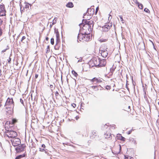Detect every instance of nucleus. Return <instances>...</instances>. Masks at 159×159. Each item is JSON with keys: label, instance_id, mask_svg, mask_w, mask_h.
I'll use <instances>...</instances> for the list:
<instances>
[{"label": "nucleus", "instance_id": "58", "mask_svg": "<svg viewBox=\"0 0 159 159\" xmlns=\"http://www.w3.org/2000/svg\"><path fill=\"white\" fill-rule=\"evenodd\" d=\"M48 37H47L46 38V40H48Z\"/></svg>", "mask_w": 159, "mask_h": 159}, {"label": "nucleus", "instance_id": "42", "mask_svg": "<svg viewBox=\"0 0 159 159\" xmlns=\"http://www.w3.org/2000/svg\"><path fill=\"white\" fill-rule=\"evenodd\" d=\"M119 17L120 18V20L121 21H123V18H122V16H119Z\"/></svg>", "mask_w": 159, "mask_h": 159}, {"label": "nucleus", "instance_id": "21", "mask_svg": "<svg viewBox=\"0 0 159 159\" xmlns=\"http://www.w3.org/2000/svg\"><path fill=\"white\" fill-rule=\"evenodd\" d=\"M25 156V155L24 154L23 155H19L18 156L16 157L15 158V159H19L20 158H21L23 157H24Z\"/></svg>", "mask_w": 159, "mask_h": 159}, {"label": "nucleus", "instance_id": "45", "mask_svg": "<svg viewBox=\"0 0 159 159\" xmlns=\"http://www.w3.org/2000/svg\"><path fill=\"white\" fill-rule=\"evenodd\" d=\"M2 30L1 28L0 27V36H1V35H2Z\"/></svg>", "mask_w": 159, "mask_h": 159}, {"label": "nucleus", "instance_id": "36", "mask_svg": "<svg viewBox=\"0 0 159 159\" xmlns=\"http://www.w3.org/2000/svg\"><path fill=\"white\" fill-rule=\"evenodd\" d=\"M51 43L52 45H53L54 43V39L52 38L51 39Z\"/></svg>", "mask_w": 159, "mask_h": 159}, {"label": "nucleus", "instance_id": "10", "mask_svg": "<svg viewBox=\"0 0 159 159\" xmlns=\"http://www.w3.org/2000/svg\"><path fill=\"white\" fill-rule=\"evenodd\" d=\"M87 33H85L84 35L83 40L85 41H88L90 40L91 39L90 34L89 33L87 32Z\"/></svg>", "mask_w": 159, "mask_h": 159}, {"label": "nucleus", "instance_id": "48", "mask_svg": "<svg viewBox=\"0 0 159 159\" xmlns=\"http://www.w3.org/2000/svg\"><path fill=\"white\" fill-rule=\"evenodd\" d=\"M41 147L44 148H45V146L44 144H43L42 145Z\"/></svg>", "mask_w": 159, "mask_h": 159}, {"label": "nucleus", "instance_id": "51", "mask_svg": "<svg viewBox=\"0 0 159 159\" xmlns=\"http://www.w3.org/2000/svg\"><path fill=\"white\" fill-rule=\"evenodd\" d=\"M38 76V74H36L35 76V79H37Z\"/></svg>", "mask_w": 159, "mask_h": 159}, {"label": "nucleus", "instance_id": "35", "mask_svg": "<svg viewBox=\"0 0 159 159\" xmlns=\"http://www.w3.org/2000/svg\"><path fill=\"white\" fill-rule=\"evenodd\" d=\"M91 87L93 89H96V91L98 90V89L97 88V86H92Z\"/></svg>", "mask_w": 159, "mask_h": 159}, {"label": "nucleus", "instance_id": "19", "mask_svg": "<svg viewBox=\"0 0 159 159\" xmlns=\"http://www.w3.org/2000/svg\"><path fill=\"white\" fill-rule=\"evenodd\" d=\"M55 32L56 34V36L57 38V42L58 41L59 38V32L57 30H55Z\"/></svg>", "mask_w": 159, "mask_h": 159}, {"label": "nucleus", "instance_id": "37", "mask_svg": "<svg viewBox=\"0 0 159 159\" xmlns=\"http://www.w3.org/2000/svg\"><path fill=\"white\" fill-rule=\"evenodd\" d=\"M106 88L107 90H109L111 89V87L110 86L107 85L106 87Z\"/></svg>", "mask_w": 159, "mask_h": 159}, {"label": "nucleus", "instance_id": "49", "mask_svg": "<svg viewBox=\"0 0 159 159\" xmlns=\"http://www.w3.org/2000/svg\"><path fill=\"white\" fill-rule=\"evenodd\" d=\"M2 20L0 19V26L2 24Z\"/></svg>", "mask_w": 159, "mask_h": 159}, {"label": "nucleus", "instance_id": "38", "mask_svg": "<svg viewBox=\"0 0 159 159\" xmlns=\"http://www.w3.org/2000/svg\"><path fill=\"white\" fill-rule=\"evenodd\" d=\"M132 1L137 5L139 4V2L137 0H132Z\"/></svg>", "mask_w": 159, "mask_h": 159}, {"label": "nucleus", "instance_id": "33", "mask_svg": "<svg viewBox=\"0 0 159 159\" xmlns=\"http://www.w3.org/2000/svg\"><path fill=\"white\" fill-rule=\"evenodd\" d=\"M57 19V18H55V19L53 20L52 24H54L56 23Z\"/></svg>", "mask_w": 159, "mask_h": 159}, {"label": "nucleus", "instance_id": "53", "mask_svg": "<svg viewBox=\"0 0 159 159\" xmlns=\"http://www.w3.org/2000/svg\"><path fill=\"white\" fill-rule=\"evenodd\" d=\"M79 118V117L78 116H77L75 117L76 120H77Z\"/></svg>", "mask_w": 159, "mask_h": 159}, {"label": "nucleus", "instance_id": "64", "mask_svg": "<svg viewBox=\"0 0 159 159\" xmlns=\"http://www.w3.org/2000/svg\"><path fill=\"white\" fill-rule=\"evenodd\" d=\"M136 141L134 140V143H135Z\"/></svg>", "mask_w": 159, "mask_h": 159}, {"label": "nucleus", "instance_id": "54", "mask_svg": "<svg viewBox=\"0 0 159 159\" xmlns=\"http://www.w3.org/2000/svg\"><path fill=\"white\" fill-rule=\"evenodd\" d=\"M7 50V49H4V50H3L2 51V52H6V50Z\"/></svg>", "mask_w": 159, "mask_h": 159}, {"label": "nucleus", "instance_id": "15", "mask_svg": "<svg viewBox=\"0 0 159 159\" xmlns=\"http://www.w3.org/2000/svg\"><path fill=\"white\" fill-rule=\"evenodd\" d=\"M28 39H26L25 36H23L22 37L21 41L24 43H27L28 42Z\"/></svg>", "mask_w": 159, "mask_h": 159}, {"label": "nucleus", "instance_id": "63", "mask_svg": "<svg viewBox=\"0 0 159 159\" xmlns=\"http://www.w3.org/2000/svg\"><path fill=\"white\" fill-rule=\"evenodd\" d=\"M74 105H75V106H76V105H75V104H74Z\"/></svg>", "mask_w": 159, "mask_h": 159}, {"label": "nucleus", "instance_id": "4", "mask_svg": "<svg viewBox=\"0 0 159 159\" xmlns=\"http://www.w3.org/2000/svg\"><path fill=\"white\" fill-rule=\"evenodd\" d=\"M6 135H7L9 138H14L17 136V134L15 131L11 130L7 132L6 134Z\"/></svg>", "mask_w": 159, "mask_h": 159}, {"label": "nucleus", "instance_id": "52", "mask_svg": "<svg viewBox=\"0 0 159 159\" xmlns=\"http://www.w3.org/2000/svg\"><path fill=\"white\" fill-rule=\"evenodd\" d=\"M55 48L56 49H58V47H57V46H55Z\"/></svg>", "mask_w": 159, "mask_h": 159}, {"label": "nucleus", "instance_id": "2", "mask_svg": "<svg viewBox=\"0 0 159 159\" xmlns=\"http://www.w3.org/2000/svg\"><path fill=\"white\" fill-rule=\"evenodd\" d=\"M100 58L98 57L93 58L90 61L89 63L92 65V66H95L98 67L99 66Z\"/></svg>", "mask_w": 159, "mask_h": 159}, {"label": "nucleus", "instance_id": "62", "mask_svg": "<svg viewBox=\"0 0 159 159\" xmlns=\"http://www.w3.org/2000/svg\"><path fill=\"white\" fill-rule=\"evenodd\" d=\"M154 49H155V47L154 46Z\"/></svg>", "mask_w": 159, "mask_h": 159}, {"label": "nucleus", "instance_id": "32", "mask_svg": "<svg viewBox=\"0 0 159 159\" xmlns=\"http://www.w3.org/2000/svg\"><path fill=\"white\" fill-rule=\"evenodd\" d=\"M39 151H40L42 152V151H45V152L46 153V152L45 151V150L44 148H42V147L40 148H39Z\"/></svg>", "mask_w": 159, "mask_h": 159}, {"label": "nucleus", "instance_id": "29", "mask_svg": "<svg viewBox=\"0 0 159 159\" xmlns=\"http://www.w3.org/2000/svg\"><path fill=\"white\" fill-rule=\"evenodd\" d=\"M50 52V48L49 46H48L46 49V53H47L49 52Z\"/></svg>", "mask_w": 159, "mask_h": 159}, {"label": "nucleus", "instance_id": "17", "mask_svg": "<svg viewBox=\"0 0 159 159\" xmlns=\"http://www.w3.org/2000/svg\"><path fill=\"white\" fill-rule=\"evenodd\" d=\"M83 37L84 34H79L77 37V41L78 42H79V41H81V40L83 39Z\"/></svg>", "mask_w": 159, "mask_h": 159}, {"label": "nucleus", "instance_id": "40", "mask_svg": "<svg viewBox=\"0 0 159 159\" xmlns=\"http://www.w3.org/2000/svg\"><path fill=\"white\" fill-rule=\"evenodd\" d=\"M133 130H133V129H131L130 130H129V131L128 132V133H127V134H130L131 133V132H132V131H133Z\"/></svg>", "mask_w": 159, "mask_h": 159}, {"label": "nucleus", "instance_id": "56", "mask_svg": "<svg viewBox=\"0 0 159 159\" xmlns=\"http://www.w3.org/2000/svg\"><path fill=\"white\" fill-rule=\"evenodd\" d=\"M2 102H0V108L2 107Z\"/></svg>", "mask_w": 159, "mask_h": 159}, {"label": "nucleus", "instance_id": "13", "mask_svg": "<svg viewBox=\"0 0 159 159\" xmlns=\"http://www.w3.org/2000/svg\"><path fill=\"white\" fill-rule=\"evenodd\" d=\"M114 136L113 134H111L110 132H107L104 134V136L106 139H111L112 138V136Z\"/></svg>", "mask_w": 159, "mask_h": 159}, {"label": "nucleus", "instance_id": "31", "mask_svg": "<svg viewBox=\"0 0 159 159\" xmlns=\"http://www.w3.org/2000/svg\"><path fill=\"white\" fill-rule=\"evenodd\" d=\"M144 11H145L146 12H147L148 13H150V11L149 10L148 8H145L144 9Z\"/></svg>", "mask_w": 159, "mask_h": 159}, {"label": "nucleus", "instance_id": "7", "mask_svg": "<svg viewBox=\"0 0 159 159\" xmlns=\"http://www.w3.org/2000/svg\"><path fill=\"white\" fill-rule=\"evenodd\" d=\"M12 145L15 147L19 145L20 144V140L18 138H16L11 140Z\"/></svg>", "mask_w": 159, "mask_h": 159}, {"label": "nucleus", "instance_id": "8", "mask_svg": "<svg viewBox=\"0 0 159 159\" xmlns=\"http://www.w3.org/2000/svg\"><path fill=\"white\" fill-rule=\"evenodd\" d=\"M0 16H3L5 15L6 11L5 9L4 5L2 3L0 6Z\"/></svg>", "mask_w": 159, "mask_h": 159}, {"label": "nucleus", "instance_id": "61", "mask_svg": "<svg viewBox=\"0 0 159 159\" xmlns=\"http://www.w3.org/2000/svg\"><path fill=\"white\" fill-rule=\"evenodd\" d=\"M126 88L128 90H129V88L128 87H126Z\"/></svg>", "mask_w": 159, "mask_h": 159}, {"label": "nucleus", "instance_id": "14", "mask_svg": "<svg viewBox=\"0 0 159 159\" xmlns=\"http://www.w3.org/2000/svg\"><path fill=\"white\" fill-rule=\"evenodd\" d=\"M94 12V9L93 8H88L87 12L88 13V14L91 16L93 14Z\"/></svg>", "mask_w": 159, "mask_h": 159}, {"label": "nucleus", "instance_id": "20", "mask_svg": "<svg viewBox=\"0 0 159 159\" xmlns=\"http://www.w3.org/2000/svg\"><path fill=\"white\" fill-rule=\"evenodd\" d=\"M66 6L69 8H72L73 7L74 5L72 2H69L66 5Z\"/></svg>", "mask_w": 159, "mask_h": 159}, {"label": "nucleus", "instance_id": "46", "mask_svg": "<svg viewBox=\"0 0 159 159\" xmlns=\"http://www.w3.org/2000/svg\"><path fill=\"white\" fill-rule=\"evenodd\" d=\"M20 102H21V103L22 104H24V102H23V100H22L21 99V98H20Z\"/></svg>", "mask_w": 159, "mask_h": 159}, {"label": "nucleus", "instance_id": "22", "mask_svg": "<svg viewBox=\"0 0 159 159\" xmlns=\"http://www.w3.org/2000/svg\"><path fill=\"white\" fill-rule=\"evenodd\" d=\"M17 121V120L16 119H13L11 120V123L12 125H13L16 123Z\"/></svg>", "mask_w": 159, "mask_h": 159}, {"label": "nucleus", "instance_id": "39", "mask_svg": "<svg viewBox=\"0 0 159 159\" xmlns=\"http://www.w3.org/2000/svg\"><path fill=\"white\" fill-rule=\"evenodd\" d=\"M125 159H134L133 157L130 156L128 157H125Z\"/></svg>", "mask_w": 159, "mask_h": 159}, {"label": "nucleus", "instance_id": "24", "mask_svg": "<svg viewBox=\"0 0 159 159\" xmlns=\"http://www.w3.org/2000/svg\"><path fill=\"white\" fill-rule=\"evenodd\" d=\"M99 79L96 78H94L92 80V81L93 82H98Z\"/></svg>", "mask_w": 159, "mask_h": 159}, {"label": "nucleus", "instance_id": "26", "mask_svg": "<svg viewBox=\"0 0 159 159\" xmlns=\"http://www.w3.org/2000/svg\"><path fill=\"white\" fill-rule=\"evenodd\" d=\"M115 68L113 67H112L110 69V72L112 74L113 73L114 71L115 70Z\"/></svg>", "mask_w": 159, "mask_h": 159}, {"label": "nucleus", "instance_id": "55", "mask_svg": "<svg viewBox=\"0 0 159 159\" xmlns=\"http://www.w3.org/2000/svg\"><path fill=\"white\" fill-rule=\"evenodd\" d=\"M102 81V79H100L99 80V81H98V82H101Z\"/></svg>", "mask_w": 159, "mask_h": 159}, {"label": "nucleus", "instance_id": "16", "mask_svg": "<svg viewBox=\"0 0 159 159\" xmlns=\"http://www.w3.org/2000/svg\"><path fill=\"white\" fill-rule=\"evenodd\" d=\"M97 136V133L96 131L93 130V131L92 135L91 136V138L93 139L95 138Z\"/></svg>", "mask_w": 159, "mask_h": 159}, {"label": "nucleus", "instance_id": "18", "mask_svg": "<svg viewBox=\"0 0 159 159\" xmlns=\"http://www.w3.org/2000/svg\"><path fill=\"white\" fill-rule=\"evenodd\" d=\"M117 137H118L117 139H120L123 141H124L125 139V138L122 136L120 134H118L117 135Z\"/></svg>", "mask_w": 159, "mask_h": 159}, {"label": "nucleus", "instance_id": "28", "mask_svg": "<svg viewBox=\"0 0 159 159\" xmlns=\"http://www.w3.org/2000/svg\"><path fill=\"white\" fill-rule=\"evenodd\" d=\"M107 39H101L99 40V41L101 42H103L107 41Z\"/></svg>", "mask_w": 159, "mask_h": 159}, {"label": "nucleus", "instance_id": "60", "mask_svg": "<svg viewBox=\"0 0 159 159\" xmlns=\"http://www.w3.org/2000/svg\"><path fill=\"white\" fill-rule=\"evenodd\" d=\"M110 16L109 17V19L110 18V16L111 17V18H112V16L111 15H109Z\"/></svg>", "mask_w": 159, "mask_h": 159}, {"label": "nucleus", "instance_id": "41", "mask_svg": "<svg viewBox=\"0 0 159 159\" xmlns=\"http://www.w3.org/2000/svg\"><path fill=\"white\" fill-rule=\"evenodd\" d=\"M55 96H56V97L58 96L59 95V93L57 91H56L55 93Z\"/></svg>", "mask_w": 159, "mask_h": 159}, {"label": "nucleus", "instance_id": "47", "mask_svg": "<svg viewBox=\"0 0 159 159\" xmlns=\"http://www.w3.org/2000/svg\"><path fill=\"white\" fill-rule=\"evenodd\" d=\"M98 7L96 8V11H95L96 13H97V12L98 11Z\"/></svg>", "mask_w": 159, "mask_h": 159}, {"label": "nucleus", "instance_id": "5", "mask_svg": "<svg viewBox=\"0 0 159 159\" xmlns=\"http://www.w3.org/2000/svg\"><path fill=\"white\" fill-rule=\"evenodd\" d=\"M112 26V23L109 22L106 23L105 25L102 27V30L103 32H107L110 29Z\"/></svg>", "mask_w": 159, "mask_h": 159}, {"label": "nucleus", "instance_id": "9", "mask_svg": "<svg viewBox=\"0 0 159 159\" xmlns=\"http://www.w3.org/2000/svg\"><path fill=\"white\" fill-rule=\"evenodd\" d=\"M25 144H22L21 145L17 147L16 148V150L17 152H20L24 150V149L25 147Z\"/></svg>", "mask_w": 159, "mask_h": 159}, {"label": "nucleus", "instance_id": "1", "mask_svg": "<svg viewBox=\"0 0 159 159\" xmlns=\"http://www.w3.org/2000/svg\"><path fill=\"white\" fill-rule=\"evenodd\" d=\"M6 108L10 111V113L12 112L14 107V103L12 98H8L4 105Z\"/></svg>", "mask_w": 159, "mask_h": 159}, {"label": "nucleus", "instance_id": "43", "mask_svg": "<svg viewBox=\"0 0 159 159\" xmlns=\"http://www.w3.org/2000/svg\"><path fill=\"white\" fill-rule=\"evenodd\" d=\"M11 59L10 57H9V59L8 60V62L9 63H11Z\"/></svg>", "mask_w": 159, "mask_h": 159}, {"label": "nucleus", "instance_id": "30", "mask_svg": "<svg viewBox=\"0 0 159 159\" xmlns=\"http://www.w3.org/2000/svg\"><path fill=\"white\" fill-rule=\"evenodd\" d=\"M72 74L75 76L76 77L78 75L77 74L74 70L72 71Z\"/></svg>", "mask_w": 159, "mask_h": 159}, {"label": "nucleus", "instance_id": "59", "mask_svg": "<svg viewBox=\"0 0 159 159\" xmlns=\"http://www.w3.org/2000/svg\"><path fill=\"white\" fill-rule=\"evenodd\" d=\"M106 126H108V125H107V124H105V125H104V127H106Z\"/></svg>", "mask_w": 159, "mask_h": 159}, {"label": "nucleus", "instance_id": "34", "mask_svg": "<svg viewBox=\"0 0 159 159\" xmlns=\"http://www.w3.org/2000/svg\"><path fill=\"white\" fill-rule=\"evenodd\" d=\"M115 125H110L109 127V129H111L110 128H112V129H115Z\"/></svg>", "mask_w": 159, "mask_h": 159}, {"label": "nucleus", "instance_id": "50", "mask_svg": "<svg viewBox=\"0 0 159 159\" xmlns=\"http://www.w3.org/2000/svg\"><path fill=\"white\" fill-rule=\"evenodd\" d=\"M82 61V58H81L78 61V62H81Z\"/></svg>", "mask_w": 159, "mask_h": 159}, {"label": "nucleus", "instance_id": "3", "mask_svg": "<svg viewBox=\"0 0 159 159\" xmlns=\"http://www.w3.org/2000/svg\"><path fill=\"white\" fill-rule=\"evenodd\" d=\"M93 22L91 21H86V24L84 25L83 26L86 27L88 28V30L89 31V33H90L92 31L93 28L92 27V26H93Z\"/></svg>", "mask_w": 159, "mask_h": 159}, {"label": "nucleus", "instance_id": "23", "mask_svg": "<svg viewBox=\"0 0 159 159\" xmlns=\"http://www.w3.org/2000/svg\"><path fill=\"white\" fill-rule=\"evenodd\" d=\"M50 88L52 93H53V91L55 88V86L51 84L50 85Z\"/></svg>", "mask_w": 159, "mask_h": 159}, {"label": "nucleus", "instance_id": "11", "mask_svg": "<svg viewBox=\"0 0 159 159\" xmlns=\"http://www.w3.org/2000/svg\"><path fill=\"white\" fill-rule=\"evenodd\" d=\"M101 54L102 56L104 58L106 57L108 55V51L107 50V48H103L102 49V48H101Z\"/></svg>", "mask_w": 159, "mask_h": 159}, {"label": "nucleus", "instance_id": "6", "mask_svg": "<svg viewBox=\"0 0 159 159\" xmlns=\"http://www.w3.org/2000/svg\"><path fill=\"white\" fill-rule=\"evenodd\" d=\"M20 11L22 13L23 12H24L25 9L27 10V9H28L29 5L30 6V5L28 3L25 2L23 6L21 4H20Z\"/></svg>", "mask_w": 159, "mask_h": 159}, {"label": "nucleus", "instance_id": "44", "mask_svg": "<svg viewBox=\"0 0 159 159\" xmlns=\"http://www.w3.org/2000/svg\"><path fill=\"white\" fill-rule=\"evenodd\" d=\"M2 152L3 154V155L5 156L6 153L5 152V151L2 149Z\"/></svg>", "mask_w": 159, "mask_h": 159}, {"label": "nucleus", "instance_id": "57", "mask_svg": "<svg viewBox=\"0 0 159 159\" xmlns=\"http://www.w3.org/2000/svg\"><path fill=\"white\" fill-rule=\"evenodd\" d=\"M53 25V24H52V25H51V24L50 25V28H52V25Z\"/></svg>", "mask_w": 159, "mask_h": 159}, {"label": "nucleus", "instance_id": "12", "mask_svg": "<svg viewBox=\"0 0 159 159\" xmlns=\"http://www.w3.org/2000/svg\"><path fill=\"white\" fill-rule=\"evenodd\" d=\"M99 63H99V64L98 67L105 66L107 63L106 60L105 59L101 60L100 59V62Z\"/></svg>", "mask_w": 159, "mask_h": 159}, {"label": "nucleus", "instance_id": "25", "mask_svg": "<svg viewBox=\"0 0 159 159\" xmlns=\"http://www.w3.org/2000/svg\"><path fill=\"white\" fill-rule=\"evenodd\" d=\"M137 5L140 9H143V5L142 4L140 3L139 2V4H138Z\"/></svg>", "mask_w": 159, "mask_h": 159}, {"label": "nucleus", "instance_id": "27", "mask_svg": "<svg viewBox=\"0 0 159 159\" xmlns=\"http://www.w3.org/2000/svg\"><path fill=\"white\" fill-rule=\"evenodd\" d=\"M12 125L11 122V121H7L5 123V125L6 126L7 125Z\"/></svg>", "mask_w": 159, "mask_h": 159}]
</instances>
